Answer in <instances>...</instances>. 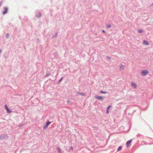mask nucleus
I'll return each mask as SVG.
<instances>
[{"label": "nucleus", "instance_id": "nucleus-1", "mask_svg": "<svg viewBox=\"0 0 153 153\" xmlns=\"http://www.w3.org/2000/svg\"><path fill=\"white\" fill-rule=\"evenodd\" d=\"M132 141V140H131L128 141L126 143V145L127 147H128L131 145V143Z\"/></svg>", "mask_w": 153, "mask_h": 153}, {"label": "nucleus", "instance_id": "nucleus-2", "mask_svg": "<svg viewBox=\"0 0 153 153\" xmlns=\"http://www.w3.org/2000/svg\"><path fill=\"white\" fill-rule=\"evenodd\" d=\"M148 71H147L144 70L142 71L141 72L142 75L143 76L145 75L148 73Z\"/></svg>", "mask_w": 153, "mask_h": 153}, {"label": "nucleus", "instance_id": "nucleus-3", "mask_svg": "<svg viewBox=\"0 0 153 153\" xmlns=\"http://www.w3.org/2000/svg\"><path fill=\"white\" fill-rule=\"evenodd\" d=\"M95 98L98 100H103V97H102L101 96H95Z\"/></svg>", "mask_w": 153, "mask_h": 153}, {"label": "nucleus", "instance_id": "nucleus-4", "mask_svg": "<svg viewBox=\"0 0 153 153\" xmlns=\"http://www.w3.org/2000/svg\"><path fill=\"white\" fill-rule=\"evenodd\" d=\"M5 107L6 109L7 110V112L8 113H10L11 112V111L9 110V108H8L7 105H5Z\"/></svg>", "mask_w": 153, "mask_h": 153}, {"label": "nucleus", "instance_id": "nucleus-5", "mask_svg": "<svg viewBox=\"0 0 153 153\" xmlns=\"http://www.w3.org/2000/svg\"><path fill=\"white\" fill-rule=\"evenodd\" d=\"M4 11L3 12V13L4 14H5L7 12L8 10V8L7 7H5L4 8Z\"/></svg>", "mask_w": 153, "mask_h": 153}, {"label": "nucleus", "instance_id": "nucleus-6", "mask_svg": "<svg viewBox=\"0 0 153 153\" xmlns=\"http://www.w3.org/2000/svg\"><path fill=\"white\" fill-rule=\"evenodd\" d=\"M131 85L132 87L134 88H136L137 87V86L136 85V84L134 83H131Z\"/></svg>", "mask_w": 153, "mask_h": 153}, {"label": "nucleus", "instance_id": "nucleus-7", "mask_svg": "<svg viewBox=\"0 0 153 153\" xmlns=\"http://www.w3.org/2000/svg\"><path fill=\"white\" fill-rule=\"evenodd\" d=\"M143 43L144 44L146 45H148L149 44V43H148V42L146 41H145V40L143 41Z\"/></svg>", "mask_w": 153, "mask_h": 153}, {"label": "nucleus", "instance_id": "nucleus-8", "mask_svg": "<svg viewBox=\"0 0 153 153\" xmlns=\"http://www.w3.org/2000/svg\"><path fill=\"white\" fill-rule=\"evenodd\" d=\"M122 149V146H120L117 149V152H119Z\"/></svg>", "mask_w": 153, "mask_h": 153}, {"label": "nucleus", "instance_id": "nucleus-9", "mask_svg": "<svg viewBox=\"0 0 153 153\" xmlns=\"http://www.w3.org/2000/svg\"><path fill=\"white\" fill-rule=\"evenodd\" d=\"M51 123L50 122H47L46 123V126H48L49 124H50Z\"/></svg>", "mask_w": 153, "mask_h": 153}, {"label": "nucleus", "instance_id": "nucleus-10", "mask_svg": "<svg viewBox=\"0 0 153 153\" xmlns=\"http://www.w3.org/2000/svg\"><path fill=\"white\" fill-rule=\"evenodd\" d=\"M111 27V25H107V27L108 28H109Z\"/></svg>", "mask_w": 153, "mask_h": 153}, {"label": "nucleus", "instance_id": "nucleus-11", "mask_svg": "<svg viewBox=\"0 0 153 153\" xmlns=\"http://www.w3.org/2000/svg\"><path fill=\"white\" fill-rule=\"evenodd\" d=\"M100 93H102L105 94L106 93V92H103L102 91H100Z\"/></svg>", "mask_w": 153, "mask_h": 153}, {"label": "nucleus", "instance_id": "nucleus-12", "mask_svg": "<svg viewBox=\"0 0 153 153\" xmlns=\"http://www.w3.org/2000/svg\"><path fill=\"white\" fill-rule=\"evenodd\" d=\"M111 107V106L110 105H109V106H108V107H107V109H109L110 108V107Z\"/></svg>", "mask_w": 153, "mask_h": 153}, {"label": "nucleus", "instance_id": "nucleus-13", "mask_svg": "<svg viewBox=\"0 0 153 153\" xmlns=\"http://www.w3.org/2000/svg\"><path fill=\"white\" fill-rule=\"evenodd\" d=\"M138 32L139 33H141L142 32V30H139Z\"/></svg>", "mask_w": 153, "mask_h": 153}, {"label": "nucleus", "instance_id": "nucleus-14", "mask_svg": "<svg viewBox=\"0 0 153 153\" xmlns=\"http://www.w3.org/2000/svg\"><path fill=\"white\" fill-rule=\"evenodd\" d=\"M58 152H59V153H60L61 152H60V149L59 148H58Z\"/></svg>", "mask_w": 153, "mask_h": 153}, {"label": "nucleus", "instance_id": "nucleus-15", "mask_svg": "<svg viewBox=\"0 0 153 153\" xmlns=\"http://www.w3.org/2000/svg\"><path fill=\"white\" fill-rule=\"evenodd\" d=\"M109 110L108 109H107V114L108 113H109Z\"/></svg>", "mask_w": 153, "mask_h": 153}, {"label": "nucleus", "instance_id": "nucleus-16", "mask_svg": "<svg viewBox=\"0 0 153 153\" xmlns=\"http://www.w3.org/2000/svg\"><path fill=\"white\" fill-rule=\"evenodd\" d=\"M1 4H2L1 2H0V6H1Z\"/></svg>", "mask_w": 153, "mask_h": 153}, {"label": "nucleus", "instance_id": "nucleus-17", "mask_svg": "<svg viewBox=\"0 0 153 153\" xmlns=\"http://www.w3.org/2000/svg\"><path fill=\"white\" fill-rule=\"evenodd\" d=\"M62 78H61V79L59 80V82L61 81L62 80Z\"/></svg>", "mask_w": 153, "mask_h": 153}, {"label": "nucleus", "instance_id": "nucleus-18", "mask_svg": "<svg viewBox=\"0 0 153 153\" xmlns=\"http://www.w3.org/2000/svg\"><path fill=\"white\" fill-rule=\"evenodd\" d=\"M103 31V32H105V31H104V30H103V31Z\"/></svg>", "mask_w": 153, "mask_h": 153}, {"label": "nucleus", "instance_id": "nucleus-19", "mask_svg": "<svg viewBox=\"0 0 153 153\" xmlns=\"http://www.w3.org/2000/svg\"><path fill=\"white\" fill-rule=\"evenodd\" d=\"M1 50H0V53H1Z\"/></svg>", "mask_w": 153, "mask_h": 153}]
</instances>
